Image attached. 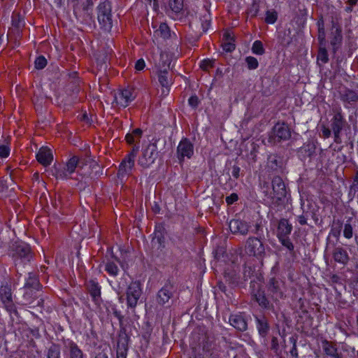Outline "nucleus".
I'll use <instances>...</instances> for the list:
<instances>
[{"label":"nucleus","instance_id":"1","mask_svg":"<svg viewBox=\"0 0 358 358\" xmlns=\"http://www.w3.org/2000/svg\"><path fill=\"white\" fill-rule=\"evenodd\" d=\"M272 192L266 193V196L270 199V208L275 211H282L285 209L287 204V189L282 178L275 176L271 180Z\"/></svg>","mask_w":358,"mask_h":358},{"label":"nucleus","instance_id":"2","mask_svg":"<svg viewBox=\"0 0 358 358\" xmlns=\"http://www.w3.org/2000/svg\"><path fill=\"white\" fill-rule=\"evenodd\" d=\"M15 267L29 264L34 257L30 245L23 241H15L9 248Z\"/></svg>","mask_w":358,"mask_h":358},{"label":"nucleus","instance_id":"3","mask_svg":"<svg viewBox=\"0 0 358 358\" xmlns=\"http://www.w3.org/2000/svg\"><path fill=\"white\" fill-rule=\"evenodd\" d=\"M245 252L250 256L256 258L257 260L263 262L266 257V250H270V247L266 244L265 238L259 236H250L245 241Z\"/></svg>","mask_w":358,"mask_h":358},{"label":"nucleus","instance_id":"4","mask_svg":"<svg viewBox=\"0 0 358 358\" xmlns=\"http://www.w3.org/2000/svg\"><path fill=\"white\" fill-rule=\"evenodd\" d=\"M223 280H218L217 287L227 296L232 294L231 289L241 286L243 282L240 280V276L238 272L231 268L224 269L223 273Z\"/></svg>","mask_w":358,"mask_h":358},{"label":"nucleus","instance_id":"5","mask_svg":"<svg viewBox=\"0 0 358 358\" xmlns=\"http://www.w3.org/2000/svg\"><path fill=\"white\" fill-rule=\"evenodd\" d=\"M292 136L291 129L289 125L278 121L268 134V143L272 145H277L289 140Z\"/></svg>","mask_w":358,"mask_h":358},{"label":"nucleus","instance_id":"6","mask_svg":"<svg viewBox=\"0 0 358 358\" xmlns=\"http://www.w3.org/2000/svg\"><path fill=\"white\" fill-rule=\"evenodd\" d=\"M97 20L101 28L105 31H110L113 27L111 3L106 0L97 6Z\"/></svg>","mask_w":358,"mask_h":358},{"label":"nucleus","instance_id":"7","mask_svg":"<svg viewBox=\"0 0 358 358\" xmlns=\"http://www.w3.org/2000/svg\"><path fill=\"white\" fill-rule=\"evenodd\" d=\"M93 0H85L81 4L79 11L73 13L77 20L90 28L95 27V20L92 14Z\"/></svg>","mask_w":358,"mask_h":358},{"label":"nucleus","instance_id":"8","mask_svg":"<svg viewBox=\"0 0 358 358\" xmlns=\"http://www.w3.org/2000/svg\"><path fill=\"white\" fill-rule=\"evenodd\" d=\"M175 292L174 285L169 280H167L157 294L156 301L157 304L164 308H170L173 304Z\"/></svg>","mask_w":358,"mask_h":358},{"label":"nucleus","instance_id":"9","mask_svg":"<svg viewBox=\"0 0 358 358\" xmlns=\"http://www.w3.org/2000/svg\"><path fill=\"white\" fill-rule=\"evenodd\" d=\"M154 142L149 144L143 151L142 155L138 160V164L143 169H147L152 164L158 157L157 143L160 139H154Z\"/></svg>","mask_w":358,"mask_h":358},{"label":"nucleus","instance_id":"10","mask_svg":"<svg viewBox=\"0 0 358 358\" xmlns=\"http://www.w3.org/2000/svg\"><path fill=\"white\" fill-rule=\"evenodd\" d=\"M12 295L13 294L10 286L8 285H2L0 287V299L3 303L4 308L10 314H13L17 317H20V313L13 303Z\"/></svg>","mask_w":358,"mask_h":358},{"label":"nucleus","instance_id":"11","mask_svg":"<svg viewBox=\"0 0 358 358\" xmlns=\"http://www.w3.org/2000/svg\"><path fill=\"white\" fill-rule=\"evenodd\" d=\"M284 282L279 278L275 276L269 278L266 283V288L273 301H278L285 297L282 289Z\"/></svg>","mask_w":358,"mask_h":358},{"label":"nucleus","instance_id":"12","mask_svg":"<svg viewBox=\"0 0 358 358\" xmlns=\"http://www.w3.org/2000/svg\"><path fill=\"white\" fill-rule=\"evenodd\" d=\"M126 294L127 306L131 308H135L142 294L141 282L137 280L131 282L127 289Z\"/></svg>","mask_w":358,"mask_h":358},{"label":"nucleus","instance_id":"13","mask_svg":"<svg viewBox=\"0 0 358 358\" xmlns=\"http://www.w3.org/2000/svg\"><path fill=\"white\" fill-rule=\"evenodd\" d=\"M330 122L331 129L334 135V141L336 143H341V132L345 127L347 122L340 110H337L335 113Z\"/></svg>","mask_w":358,"mask_h":358},{"label":"nucleus","instance_id":"14","mask_svg":"<svg viewBox=\"0 0 358 358\" xmlns=\"http://www.w3.org/2000/svg\"><path fill=\"white\" fill-rule=\"evenodd\" d=\"M194 153V145L187 138H183L177 148V157L179 163L182 164L184 162V158L186 157L188 159L191 158Z\"/></svg>","mask_w":358,"mask_h":358},{"label":"nucleus","instance_id":"15","mask_svg":"<svg viewBox=\"0 0 358 358\" xmlns=\"http://www.w3.org/2000/svg\"><path fill=\"white\" fill-rule=\"evenodd\" d=\"M62 341L64 352L67 355L68 358H85L83 350L73 340L63 338Z\"/></svg>","mask_w":358,"mask_h":358},{"label":"nucleus","instance_id":"16","mask_svg":"<svg viewBox=\"0 0 358 358\" xmlns=\"http://www.w3.org/2000/svg\"><path fill=\"white\" fill-rule=\"evenodd\" d=\"M267 168L275 173H283L285 168L283 157L277 153L270 154L267 157Z\"/></svg>","mask_w":358,"mask_h":358},{"label":"nucleus","instance_id":"17","mask_svg":"<svg viewBox=\"0 0 358 358\" xmlns=\"http://www.w3.org/2000/svg\"><path fill=\"white\" fill-rule=\"evenodd\" d=\"M330 38L333 52L335 53L342 43L343 36L341 27L333 19L331 20Z\"/></svg>","mask_w":358,"mask_h":358},{"label":"nucleus","instance_id":"18","mask_svg":"<svg viewBox=\"0 0 358 358\" xmlns=\"http://www.w3.org/2000/svg\"><path fill=\"white\" fill-rule=\"evenodd\" d=\"M86 289L90 294L93 302L96 305H100L101 299V286L95 280H90L85 282Z\"/></svg>","mask_w":358,"mask_h":358},{"label":"nucleus","instance_id":"19","mask_svg":"<svg viewBox=\"0 0 358 358\" xmlns=\"http://www.w3.org/2000/svg\"><path fill=\"white\" fill-rule=\"evenodd\" d=\"M338 94L340 99L346 107H348V105L354 107L358 102V94L353 90L343 87L338 92Z\"/></svg>","mask_w":358,"mask_h":358},{"label":"nucleus","instance_id":"20","mask_svg":"<svg viewBox=\"0 0 358 358\" xmlns=\"http://www.w3.org/2000/svg\"><path fill=\"white\" fill-rule=\"evenodd\" d=\"M135 97L134 89L127 87L120 90L118 95L115 96V100L117 104L125 108Z\"/></svg>","mask_w":358,"mask_h":358},{"label":"nucleus","instance_id":"21","mask_svg":"<svg viewBox=\"0 0 358 358\" xmlns=\"http://www.w3.org/2000/svg\"><path fill=\"white\" fill-rule=\"evenodd\" d=\"M229 228L234 234H239L245 236L249 231L250 225L244 220L232 219L229 223Z\"/></svg>","mask_w":358,"mask_h":358},{"label":"nucleus","instance_id":"22","mask_svg":"<svg viewBox=\"0 0 358 358\" xmlns=\"http://www.w3.org/2000/svg\"><path fill=\"white\" fill-rule=\"evenodd\" d=\"M230 324L239 331H245L248 329V320L243 313L233 314L229 316Z\"/></svg>","mask_w":358,"mask_h":358},{"label":"nucleus","instance_id":"23","mask_svg":"<svg viewBox=\"0 0 358 358\" xmlns=\"http://www.w3.org/2000/svg\"><path fill=\"white\" fill-rule=\"evenodd\" d=\"M252 299L264 310H273L274 309L273 303L266 295L264 289L261 290L257 294H254Z\"/></svg>","mask_w":358,"mask_h":358},{"label":"nucleus","instance_id":"24","mask_svg":"<svg viewBox=\"0 0 358 358\" xmlns=\"http://www.w3.org/2000/svg\"><path fill=\"white\" fill-rule=\"evenodd\" d=\"M201 337L199 338V345L202 348L204 352L213 354L212 352L214 348V341L211 336H209L207 331L205 329H200Z\"/></svg>","mask_w":358,"mask_h":358},{"label":"nucleus","instance_id":"25","mask_svg":"<svg viewBox=\"0 0 358 358\" xmlns=\"http://www.w3.org/2000/svg\"><path fill=\"white\" fill-rule=\"evenodd\" d=\"M257 329L259 336L265 338L270 331V324L268 318L264 315H255Z\"/></svg>","mask_w":358,"mask_h":358},{"label":"nucleus","instance_id":"26","mask_svg":"<svg viewBox=\"0 0 358 358\" xmlns=\"http://www.w3.org/2000/svg\"><path fill=\"white\" fill-rule=\"evenodd\" d=\"M166 234L167 231L164 227V224L159 223L155 226L154 236L152 238V242H156L158 243V249H162L165 248V236Z\"/></svg>","mask_w":358,"mask_h":358},{"label":"nucleus","instance_id":"27","mask_svg":"<svg viewBox=\"0 0 358 358\" xmlns=\"http://www.w3.org/2000/svg\"><path fill=\"white\" fill-rule=\"evenodd\" d=\"M334 260L343 266H345L350 261V256L347 250L341 246L335 247L332 252Z\"/></svg>","mask_w":358,"mask_h":358},{"label":"nucleus","instance_id":"28","mask_svg":"<svg viewBox=\"0 0 358 358\" xmlns=\"http://www.w3.org/2000/svg\"><path fill=\"white\" fill-rule=\"evenodd\" d=\"M322 349L325 355L332 358H343L342 354L338 352L336 343L327 339L322 340Z\"/></svg>","mask_w":358,"mask_h":358},{"label":"nucleus","instance_id":"29","mask_svg":"<svg viewBox=\"0 0 358 358\" xmlns=\"http://www.w3.org/2000/svg\"><path fill=\"white\" fill-rule=\"evenodd\" d=\"M292 225L289 222V220L287 219H280L278 221L276 231L277 238L289 236L292 233Z\"/></svg>","mask_w":358,"mask_h":358},{"label":"nucleus","instance_id":"30","mask_svg":"<svg viewBox=\"0 0 358 358\" xmlns=\"http://www.w3.org/2000/svg\"><path fill=\"white\" fill-rule=\"evenodd\" d=\"M36 159L43 166H49L53 159L51 150L47 147H42L36 154Z\"/></svg>","mask_w":358,"mask_h":358},{"label":"nucleus","instance_id":"31","mask_svg":"<svg viewBox=\"0 0 358 358\" xmlns=\"http://www.w3.org/2000/svg\"><path fill=\"white\" fill-rule=\"evenodd\" d=\"M134 164H135L128 163L126 161L122 160L120 164L119 165L117 173V177L119 178H122L127 176L131 175L134 167Z\"/></svg>","mask_w":358,"mask_h":358},{"label":"nucleus","instance_id":"32","mask_svg":"<svg viewBox=\"0 0 358 358\" xmlns=\"http://www.w3.org/2000/svg\"><path fill=\"white\" fill-rule=\"evenodd\" d=\"M41 287L38 275L34 273H29V277L24 285L25 289H33L38 291Z\"/></svg>","mask_w":358,"mask_h":358},{"label":"nucleus","instance_id":"33","mask_svg":"<svg viewBox=\"0 0 358 358\" xmlns=\"http://www.w3.org/2000/svg\"><path fill=\"white\" fill-rule=\"evenodd\" d=\"M85 164L81 162L77 156L71 157L65 165V168L69 171V173H73L77 167L81 168Z\"/></svg>","mask_w":358,"mask_h":358},{"label":"nucleus","instance_id":"34","mask_svg":"<svg viewBox=\"0 0 358 358\" xmlns=\"http://www.w3.org/2000/svg\"><path fill=\"white\" fill-rule=\"evenodd\" d=\"M261 273H259L256 271L255 266H248L245 264L243 271L242 282H246L249 280H251L252 278H255L256 276H258Z\"/></svg>","mask_w":358,"mask_h":358},{"label":"nucleus","instance_id":"35","mask_svg":"<svg viewBox=\"0 0 358 358\" xmlns=\"http://www.w3.org/2000/svg\"><path fill=\"white\" fill-rule=\"evenodd\" d=\"M315 150L316 145L315 143L313 141L309 140L307 143H304L302 147H301L299 152L304 154L305 156L310 158L315 155Z\"/></svg>","mask_w":358,"mask_h":358},{"label":"nucleus","instance_id":"36","mask_svg":"<svg viewBox=\"0 0 358 358\" xmlns=\"http://www.w3.org/2000/svg\"><path fill=\"white\" fill-rule=\"evenodd\" d=\"M262 278V274L255 278H252V279L250 282V289L251 297L253 296L254 294H257L261 290L264 289L262 286L259 283Z\"/></svg>","mask_w":358,"mask_h":358},{"label":"nucleus","instance_id":"37","mask_svg":"<svg viewBox=\"0 0 358 358\" xmlns=\"http://www.w3.org/2000/svg\"><path fill=\"white\" fill-rule=\"evenodd\" d=\"M170 62L168 64L167 66L166 67L165 65L163 66L164 69H161L158 74V80L160 83V85L162 87H168L169 85L170 80L167 76L168 75V70L169 69Z\"/></svg>","mask_w":358,"mask_h":358},{"label":"nucleus","instance_id":"38","mask_svg":"<svg viewBox=\"0 0 358 358\" xmlns=\"http://www.w3.org/2000/svg\"><path fill=\"white\" fill-rule=\"evenodd\" d=\"M120 339L117 343V354H125L127 355L128 351V343L129 338L127 334L124 336H120Z\"/></svg>","mask_w":358,"mask_h":358},{"label":"nucleus","instance_id":"39","mask_svg":"<svg viewBox=\"0 0 358 358\" xmlns=\"http://www.w3.org/2000/svg\"><path fill=\"white\" fill-rule=\"evenodd\" d=\"M155 34L164 39L169 38L171 36L170 28L166 23L162 22L160 24L159 29L155 31Z\"/></svg>","mask_w":358,"mask_h":358},{"label":"nucleus","instance_id":"40","mask_svg":"<svg viewBox=\"0 0 358 358\" xmlns=\"http://www.w3.org/2000/svg\"><path fill=\"white\" fill-rule=\"evenodd\" d=\"M139 150V145L134 144L131 150L128 154L123 158V161H126L128 163L135 164V159Z\"/></svg>","mask_w":358,"mask_h":358},{"label":"nucleus","instance_id":"41","mask_svg":"<svg viewBox=\"0 0 358 358\" xmlns=\"http://www.w3.org/2000/svg\"><path fill=\"white\" fill-rule=\"evenodd\" d=\"M280 243L283 245L285 248H286L291 255L294 256L295 255V251H294V245L292 243L291 239L289 238V236H283L281 238H278Z\"/></svg>","mask_w":358,"mask_h":358},{"label":"nucleus","instance_id":"42","mask_svg":"<svg viewBox=\"0 0 358 358\" xmlns=\"http://www.w3.org/2000/svg\"><path fill=\"white\" fill-rule=\"evenodd\" d=\"M61 352L59 345L52 343L48 350L47 358H60Z\"/></svg>","mask_w":358,"mask_h":358},{"label":"nucleus","instance_id":"43","mask_svg":"<svg viewBox=\"0 0 358 358\" xmlns=\"http://www.w3.org/2000/svg\"><path fill=\"white\" fill-rule=\"evenodd\" d=\"M169 5L173 13L178 14L183 9V0H169Z\"/></svg>","mask_w":358,"mask_h":358},{"label":"nucleus","instance_id":"44","mask_svg":"<svg viewBox=\"0 0 358 358\" xmlns=\"http://www.w3.org/2000/svg\"><path fill=\"white\" fill-rule=\"evenodd\" d=\"M106 271L112 276H117L119 273V268L115 263L111 261H108L105 265Z\"/></svg>","mask_w":358,"mask_h":358},{"label":"nucleus","instance_id":"45","mask_svg":"<svg viewBox=\"0 0 358 358\" xmlns=\"http://www.w3.org/2000/svg\"><path fill=\"white\" fill-rule=\"evenodd\" d=\"M342 227L343 222L341 220H334L331 230V234L334 237L338 238L341 234Z\"/></svg>","mask_w":358,"mask_h":358},{"label":"nucleus","instance_id":"46","mask_svg":"<svg viewBox=\"0 0 358 358\" xmlns=\"http://www.w3.org/2000/svg\"><path fill=\"white\" fill-rule=\"evenodd\" d=\"M278 20V13L275 10H268L266 12L264 21L267 24H274Z\"/></svg>","mask_w":358,"mask_h":358},{"label":"nucleus","instance_id":"47","mask_svg":"<svg viewBox=\"0 0 358 358\" xmlns=\"http://www.w3.org/2000/svg\"><path fill=\"white\" fill-rule=\"evenodd\" d=\"M252 51L254 54L262 55L265 52V49L261 41H255L252 44Z\"/></svg>","mask_w":358,"mask_h":358},{"label":"nucleus","instance_id":"48","mask_svg":"<svg viewBox=\"0 0 358 358\" xmlns=\"http://www.w3.org/2000/svg\"><path fill=\"white\" fill-rule=\"evenodd\" d=\"M317 60L322 61L324 64H326L329 61V56L327 50L325 45L320 46L317 54Z\"/></svg>","mask_w":358,"mask_h":358},{"label":"nucleus","instance_id":"49","mask_svg":"<svg viewBox=\"0 0 358 358\" xmlns=\"http://www.w3.org/2000/svg\"><path fill=\"white\" fill-rule=\"evenodd\" d=\"M70 174L65 167L63 169H55V177L57 179L67 180L71 178Z\"/></svg>","mask_w":358,"mask_h":358},{"label":"nucleus","instance_id":"50","mask_svg":"<svg viewBox=\"0 0 358 358\" xmlns=\"http://www.w3.org/2000/svg\"><path fill=\"white\" fill-rule=\"evenodd\" d=\"M271 350H273L279 358H282V357L280 356L281 351L280 350L278 339L275 336H273L271 338Z\"/></svg>","mask_w":358,"mask_h":358},{"label":"nucleus","instance_id":"51","mask_svg":"<svg viewBox=\"0 0 358 358\" xmlns=\"http://www.w3.org/2000/svg\"><path fill=\"white\" fill-rule=\"evenodd\" d=\"M47 59L44 56L40 55L36 57L34 62L35 68L38 70L43 69L47 65Z\"/></svg>","mask_w":358,"mask_h":358},{"label":"nucleus","instance_id":"52","mask_svg":"<svg viewBox=\"0 0 358 358\" xmlns=\"http://www.w3.org/2000/svg\"><path fill=\"white\" fill-rule=\"evenodd\" d=\"M245 62L247 64L248 69L250 70L256 69L259 66V62L257 59L252 56L247 57L245 58Z\"/></svg>","mask_w":358,"mask_h":358},{"label":"nucleus","instance_id":"53","mask_svg":"<svg viewBox=\"0 0 358 358\" xmlns=\"http://www.w3.org/2000/svg\"><path fill=\"white\" fill-rule=\"evenodd\" d=\"M306 212L308 213V217H310L315 222V224H317L319 221V215L317 214V209H316L315 208H312L311 205H308V210H306Z\"/></svg>","mask_w":358,"mask_h":358},{"label":"nucleus","instance_id":"54","mask_svg":"<svg viewBox=\"0 0 358 358\" xmlns=\"http://www.w3.org/2000/svg\"><path fill=\"white\" fill-rule=\"evenodd\" d=\"M259 10V5L257 0H255L250 8L248 10V13L251 15L252 17H257Z\"/></svg>","mask_w":358,"mask_h":358},{"label":"nucleus","instance_id":"55","mask_svg":"<svg viewBox=\"0 0 358 358\" xmlns=\"http://www.w3.org/2000/svg\"><path fill=\"white\" fill-rule=\"evenodd\" d=\"M353 235V229L350 223L347 222L345 224L344 230H343V236L345 238L350 239L352 237Z\"/></svg>","mask_w":358,"mask_h":358},{"label":"nucleus","instance_id":"56","mask_svg":"<svg viewBox=\"0 0 358 358\" xmlns=\"http://www.w3.org/2000/svg\"><path fill=\"white\" fill-rule=\"evenodd\" d=\"M214 64V59H204L201 62L200 67L203 71H208L209 68H213Z\"/></svg>","mask_w":358,"mask_h":358},{"label":"nucleus","instance_id":"57","mask_svg":"<svg viewBox=\"0 0 358 358\" xmlns=\"http://www.w3.org/2000/svg\"><path fill=\"white\" fill-rule=\"evenodd\" d=\"M199 103L200 100L196 94L191 96L188 99L189 105L194 109L199 106Z\"/></svg>","mask_w":358,"mask_h":358},{"label":"nucleus","instance_id":"58","mask_svg":"<svg viewBox=\"0 0 358 358\" xmlns=\"http://www.w3.org/2000/svg\"><path fill=\"white\" fill-rule=\"evenodd\" d=\"M12 24L13 27H15L16 28H20V27L23 26L22 18L21 17V16L19 13L13 16Z\"/></svg>","mask_w":358,"mask_h":358},{"label":"nucleus","instance_id":"59","mask_svg":"<svg viewBox=\"0 0 358 358\" xmlns=\"http://www.w3.org/2000/svg\"><path fill=\"white\" fill-rule=\"evenodd\" d=\"M326 34L324 28L318 29V41L320 46L326 45Z\"/></svg>","mask_w":358,"mask_h":358},{"label":"nucleus","instance_id":"60","mask_svg":"<svg viewBox=\"0 0 358 358\" xmlns=\"http://www.w3.org/2000/svg\"><path fill=\"white\" fill-rule=\"evenodd\" d=\"M223 50L227 52H231L235 50V44L231 41H226L222 45Z\"/></svg>","mask_w":358,"mask_h":358},{"label":"nucleus","instance_id":"61","mask_svg":"<svg viewBox=\"0 0 358 358\" xmlns=\"http://www.w3.org/2000/svg\"><path fill=\"white\" fill-rule=\"evenodd\" d=\"M308 215L305 210H303V213L297 217V220L301 225H306L308 224Z\"/></svg>","mask_w":358,"mask_h":358},{"label":"nucleus","instance_id":"62","mask_svg":"<svg viewBox=\"0 0 358 358\" xmlns=\"http://www.w3.org/2000/svg\"><path fill=\"white\" fill-rule=\"evenodd\" d=\"M238 200V195L236 193H232L226 197V202L228 206L232 205Z\"/></svg>","mask_w":358,"mask_h":358},{"label":"nucleus","instance_id":"63","mask_svg":"<svg viewBox=\"0 0 358 358\" xmlns=\"http://www.w3.org/2000/svg\"><path fill=\"white\" fill-rule=\"evenodd\" d=\"M10 153V149L8 146L5 145H0V157L6 158L8 157Z\"/></svg>","mask_w":358,"mask_h":358},{"label":"nucleus","instance_id":"64","mask_svg":"<svg viewBox=\"0 0 358 358\" xmlns=\"http://www.w3.org/2000/svg\"><path fill=\"white\" fill-rule=\"evenodd\" d=\"M358 185V169L356 171L355 176L353 178V183L350 187V194L352 192H356V187Z\"/></svg>","mask_w":358,"mask_h":358}]
</instances>
